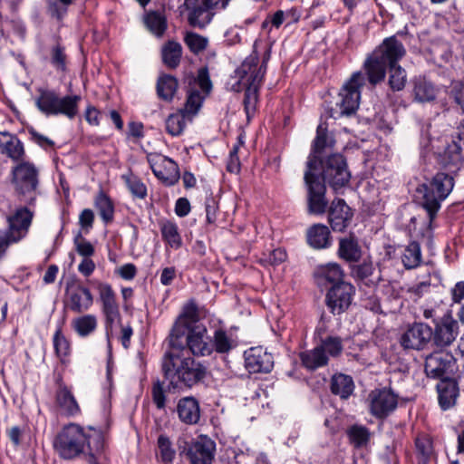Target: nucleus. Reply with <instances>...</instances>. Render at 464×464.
<instances>
[{"label":"nucleus","mask_w":464,"mask_h":464,"mask_svg":"<svg viewBox=\"0 0 464 464\" xmlns=\"http://www.w3.org/2000/svg\"><path fill=\"white\" fill-rule=\"evenodd\" d=\"M266 71V61L259 65L258 56L253 53L235 70L231 77L235 81L231 84V90L236 92L245 91L243 102L248 119L256 112L258 91Z\"/></svg>","instance_id":"obj_1"},{"label":"nucleus","mask_w":464,"mask_h":464,"mask_svg":"<svg viewBox=\"0 0 464 464\" xmlns=\"http://www.w3.org/2000/svg\"><path fill=\"white\" fill-rule=\"evenodd\" d=\"M183 81L187 84V99L183 107L176 112L178 124L176 136L182 133L184 129L192 123L199 112L205 98L212 89L209 73L206 67L200 68L197 76L190 73L186 74Z\"/></svg>","instance_id":"obj_2"},{"label":"nucleus","mask_w":464,"mask_h":464,"mask_svg":"<svg viewBox=\"0 0 464 464\" xmlns=\"http://www.w3.org/2000/svg\"><path fill=\"white\" fill-rule=\"evenodd\" d=\"M406 53L403 44L394 36L386 38L364 61L365 77L372 86L382 82L390 63H398Z\"/></svg>","instance_id":"obj_3"},{"label":"nucleus","mask_w":464,"mask_h":464,"mask_svg":"<svg viewBox=\"0 0 464 464\" xmlns=\"http://www.w3.org/2000/svg\"><path fill=\"white\" fill-rule=\"evenodd\" d=\"M102 430L92 426L85 430L79 424L70 423L64 426L56 436L53 447L63 459H74L83 455L91 444L92 438L100 436Z\"/></svg>","instance_id":"obj_4"},{"label":"nucleus","mask_w":464,"mask_h":464,"mask_svg":"<svg viewBox=\"0 0 464 464\" xmlns=\"http://www.w3.org/2000/svg\"><path fill=\"white\" fill-rule=\"evenodd\" d=\"M454 187L453 178L446 173H437L429 183L422 184L418 192L422 194V207L427 211L430 221L440 208V203L451 192Z\"/></svg>","instance_id":"obj_5"},{"label":"nucleus","mask_w":464,"mask_h":464,"mask_svg":"<svg viewBox=\"0 0 464 464\" xmlns=\"http://www.w3.org/2000/svg\"><path fill=\"white\" fill-rule=\"evenodd\" d=\"M365 75L362 72H353L341 89L334 106L331 107L330 117L339 119L353 114L359 107L360 90L365 85Z\"/></svg>","instance_id":"obj_6"},{"label":"nucleus","mask_w":464,"mask_h":464,"mask_svg":"<svg viewBox=\"0 0 464 464\" xmlns=\"http://www.w3.org/2000/svg\"><path fill=\"white\" fill-rule=\"evenodd\" d=\"M12 183L19 196H29L26 202L34 205L39 185V172L34 164L23 161L12 169Z\"/></svg>","instance_id":"obj_7"},{"label":"nucleus","mask_w":464,"mask_h":464,"mask_svg":"<svg viewBox=\"0 0 464 464\" xmlns=\"http://www.w3.org/2000/svg\"><path fill=\"white\" fill-rule=\"evenodd\" d=\"M319 169H314L313 159L306 162L304 183L307 187L308 210L311 214L322 215L325 212L328 201L325 198V186L321 181Z\"/></svg>","instance_id":"obj_8"},{"label":"nucleus","mask_w":464,"mask_h":464,"mask_svg":"<svg viewBox=\"0 0 464 464\" xmlns=\"http://www.w3.org/2000/svg\"><path fill=\"white\" fill-rule=\"evenodd\" d=\"M320 175L335 191L345 187L351 179L346 161L340 154L331 155L323 167L320 165L318 176Z\"/></svg>","instance_id":"obj_9"},{"label":"nucleus","mask_w":464,"mask_h":464,"mask_svg":"<svg viewBox=\"0 0 464 464\" xmlns=\"http://www.w3.org/2000/svg\"><path fill=\"white\" fill-rule=\"evenodd\" d=\"M179 455L191 464H212L214 459L216 444L206 437H199L195 442L181 444L179 440Z\"/></svg>","instance_id":"obj_10"},{"label":"nucleus","mask_w":464,"mask_h":464,"mask_svg":"<svg viewBox=\"0 0 464 464\" xmlns=\"http://www.w3.org/2000/svg\"><path fill=\"white\" fill-rule=\"evenodd\" d=\"M367 401L370 413L377 419H384L397 408L398 395L388 388L374 389Z\"/></svg>","instance_id":"obj_11"},{"label":"nucleus","mask_w":464,"mask_h":464,"mask_svg":"<svg viewBox=\"0 0 464 464\" xmlns=\"http://www.w3.org/2000/svg\"><path fill=\"white\" fill-rule=\"evenodd\" d=\"M432 337V328L424 323L409 324L401 333L399 343L404 350L424 349Z\"/></svg>","instance_id":"obj_12"},{"label":"nucleus","mask_w":464,"mask_h":464,"mask_svg":"<svg viewBox=\"0 0 464 464\" xmlns=\"http://www.w3.org/2000/svg\"><path fill=\"white\" fill-rule=\"evenodd\" d=\"M179 9L180 14H186L189 25L199 29L208 25L215 16L206 0H185Z\"/></svg>","instance_id":"obj_13"},{"label":"nucleus","mask_w":464,"mask_h":464,"mask_svg":"<svg viewBox=\"0 0 464 464\" xmlns=\"http://www.w3.org/2000/svg\"><path fill=\"white\" fill-rule=\"evenodd\" d=\"M183 334L186 336V347L193 355L208 356L214 352L213 340L206 326H192L188 331L183 332Z\"/></svg>","instance_id":"obj_14"},{"label":"nucleus","mask_w":464,"mask_h":464,"mask_svg":"<svg viewBox=\"0 0 464 464\" xmlns=\"http://www.w3.org/2000/svg\"><path fill=\"white\" fill-rule=\"evenodd\" d=\"M456 367L454 356L446 351L440 350L426 356L424 369L428 377L438 379L450 374Z\"/></svg>","instance_id":"obj_15"},{"label":"nucleus","mask_w":464,"mask_h":464,"mask_svg":"<svg viewBox=\"0 0 464 464\" xmlns=\"http://www.w3.org/2000/svg\"><path fill=\"white\" fill-rule=\"evenodd\" d=\"M355 293L354 287L347 282L332 285L326 294V305L334 314H340L350 306Z\"/></svg>","instance_id":"obj_16"},{"label":"nucleus","mask_w":464,"mask_h":464,"mask_svg":"<svg viewBox=\"0 0 464 464\" xmlns=\"http://www.w3.org/2000/svg\"><path fill=\"white\" fill-rule=\"evenodd\" d=\"M99 298L102 303V312L105 317V325L107 332L112 328L116 320L120 319V308L116 300V294L111 285L107 283H99ZM109 335V333H107Z\"/></svg>","instance_id":"obj_17"},{"label":"nucleus","mask_w":464,"mask_h":464,"mask_svg":"<svg viewBox=\"0 0 464 464\" xmlns=\"http://www.w3.org/2000/svg\"><path fill=\"white\" fill-rule=\"evenodd\" d=\"M148 162L155 177L167 187L174 185V160L159 153H149Z\"/></svg>","instance_id":"obj_18"},{"label":"nucleus","mask_w":464,"mask_h":464,"mask_svg":"<svg viewBox=\"0 0 464 464\" xmlns=\"http://www.w3.org/2000/svg\"><path fill=\"white\" fill-rule=\"evenodd\" d=\"M459 334V324L451 317H444L432 330L433 343L440 348L450 346Z\"/></svg>","instance_id":"obj_19"},{"label":"nucleus","mask_w":464,"mask_h":464,"mask_svg":"<svg viewBox=\"0 0 464 464\" xmlns=\"http://www.w3.org/2000/svg\"><path fill=\"white\" fill-rule=\"evenodd\" d=\"M353 212L343 199L333 200L328 212V220L334 231L343 232L350 224Z\"/></svg>","instance_id":"obj_20"},{"label":"nucleus","mask_w":464,"mask_h":464,"mask_svg":"<svg viewBox=\"0 0 464 464\" xmlns=\"http://www.w3.org/2000/svg\"><path fill=\"white\" fill-rule=\"evenodd\" d=\"M246 368L249 372H269L274 365L271 353L261 347L250 348L245 353Z\"/></svg>","instance_id":"obj_21"},{"label":"nucleus","mask_w":464,"mask_h":464,"mask_svg":"<svg viewBox=\"0 0 464 464\" xmlns=\"http://www.w3.org/2000/svg\"><path fill=\"white\" fill-rule=\"evenodd\" d=\"M205 368L191 357L184 359L179 369L176 370L179 380L188 387L201 381L205 377Z\"/></svg>","instance_id":"obj_22"},{"label":"nucleus","mask_w":464,"mask_h":464,"mask_svg":"<svg viewBox=\"0 0 464 464\" xmlns=\"http://www.w3.org/2000/svg\"><path fill=\"white\" fill-rule=\"evenodd\" d=\"M93 304V296L89 288L77 285L69 295L67 307L73 313L82 314L90 309Z\"/></svg>","instance_id":"obj_23"},{"label":"nucleus","mask_w":464,"mask_h":464,"mask_svg":"<svg viewBox=\"0 0 464 464\" xmlns=\"http://www.w3.org/2000/svg\"><path fill=\"white\" fill-rule=\"evenodd\" d=\"M343 271L336 263H329L316 267L314 278L319 286H326L328 284L333 285L344 282L343 280Z\"/></svg>","instance_id":"obj_24"},{"label":"nucleus","mask_w":464,"mask_h":464,"mask_svg":"<svg viewBox=\"0 0 464 464\" xmlns=\"http://www.w3.org/2000/svg\"><path fill=\"white\" fill-rule=\"evenodd\" d=\"M439 404L443 411L455 406L459 395L458 383L452 380H442L437 384Z\"/></svg>","instance_id":"obj_25"},{"label":"nucleus","mask_w":464,"mask_h":464,"mask_svg":"<svg viewBox=\"0 0 464 464\" xmlns=\"http://www.w3.org/2000/svg\"><path fill=\"white\" fill-rule=\"evenodd\" d=\"M57 405L68 415L75 416L81 412L80 406L71 389L61 382L55 392Z\"/></svg>","instance_id":"obj_26"},{"label":"nucleus","mask_w":464,"mask_h":464,"mask_svg":"<svg viewBox=\"0 0 464 464\" xmlns=\"http://www.w3.org/2000/svg\"><path fill=\"white\" fill-rule=\"evenodd\" d=\"M307 243L314 249L327 248L331 246V234L327 226L314 224L307 229Z\"/></svg>","instance_id":"obj_27"},{"label":"nucleus","mask_w":464,"mask_h":464,"mask_svg":"<svg viewBox=\"0 0 464 464\" xmlns=\"http://www.w3.org/2000/svg\"><path fill=\"white\" fill-rule=\"evenodd\" d=\"M177 411L180 420L186 424H196L200 417L198 402L193 397L179 400Z\"/></svg>","instance_id":"obj_28"},{"label":"nucleus","mask_w":464,"mask_h":464,"mask_svg":"<svg viewBox=\"0 0 464 464\" xmlns=\"http://www.w3.org/2000/svg\"><path fill=\"white\" fill-rule=\"evenodd\" d=\"M332 143V139L327 135L326 126L324 124H319L316 130V137L314 140L312 150L307 160L308 161L310 159H313L314 169H319L321 165L319 155L324 151V149L331 147Z\"/></svg>","instance_id":"obj_29"},{"label":"nucleus","mask_w":464,"mask_h":464,"mask_svg":"<svg viewBox=\"0 0 464 464\" xmlns=\"http://www.w3.org/2000/svg\"><path fill=\"white\" fill-rule=\"evenodd\" d=\"M166 341L169 349L162 358L161 368L164 378L169 381V387H174V324L169 328V336Z\"/></svg>","instance_id":"obj_30"},{"label":"nucleus","mask_w":464,"mask_h":464,"mask_svg":"<svg viewBox=\"0 0 464 464\" xmlns=\"http://www.w3.org/2000/svg\"><path fill=\"white\" fill-rule=\"evenodd\" d=\"M438 88L426 78H417L413 84L414 100L418 102H430L436 99Z\"/></svg>","instance_id":"obj_31"},{"label":"nucleus","mask_w":464,"mask_h":464,"mask_svg":"<svg viewBox=\"0 0 464 464\" xmlns=\"http://www.w3.org/2000/svg\"><path fill=\"white\" fill-rule=\"evenodd\" d=\"M94 207L105 225H109L113 221L115 212L114 204L103 190H100L95 196Z\"/></svg>","instance_id":"obj_32"},{"label":"nucleus","mask_w":464,"mask_h":464,"mask_svg":"<svg viewBox=\"0 0 464 464\" xmlns=\"http://www.w3.org/2000/svg\"><path fill=\"white\" fill-rule=\"evenodd\" d=\"M2 135L8 138L5 142L0 144V147H2V153L5 154L14 161L23 160L24 156V148L19 138L8 131L2 132Z\"/></svg>","instance_id":"obj_33"},{"label":"nucleus","mask_w":464,"mask_h":464,"mask_svg":"<svg viewBox=\"0 0 464 464\" xmlns=\"http://www.w3.org/2000/svg\"><path fill=\"white\" fill-rule=\"evenodd\" d=\"M199 315L198 312V308L195 304L188 303L187 304L183 309L181 314H179L178 320H176V328L183 327L184 332L188 331L190 327H194L196 325H201L198 324ZM179 335L176 333V341L179 339ZM178 343H176V347Z\"/></svg>","instance_id":"obj_34"},{"label":"nucleus","mask_w":464,"mask_h":464,"mask_svg":"<svg viewBox=\"0 0 464 464\" xmlns=\"http://www.w3.org/2000/svg\"><path fill=\"white\" fill-rule=\"evenodd\" d=\"M34 213L26 207L19 208L7 218L10 233L27 230L32 223Z\"/></svg>","instance_id":"obj_35"},{"label":"nucleus","mask_w":464,"mask_h":464,"mask_svg":"<svg viewBox=\"0 0 464 464\" xmlns=\"http://www.w3.org/2000/svg\"><path fill=\"white\" fill-rule=\"evenodd\" d=\"M143 22L146 28L159 38L163 36L168 27L165 15L157 11L146 13Z\"/></svg>","instance_id":"obj_36"},{"label":"nucleus","mask_w":464,"mask_h":464,"mask_svg":"<svg viewBox=\"0 0 464 464\" xmlns=\"http://www.w3.org/2000/svg\"><path fill=\"white\" fill-rule=\"evenodd\" d=\"M300 358L303 365L309 370L324 366L328 362L327 354L324 353L320 346L301 353Z\"/></svg>","instance_id":"obj_37"},{"label":"nucleus","mask_w":464,"mask_h":464,"mask_svg":"<svg viewBox=\"0 0 464 464\" xmlns=\"http://www.w3.org/2000/svg\"><path fill=\"white\" fill-rule=\"evenodd\" d=\"M98 326L97 317L94 314H84L72 321V327L82 338L90 336Z\"/></svg>","instance_id":"obj_38"},{"label":"nucleus","mask_w":464,"mask_h":464,"mask_svg":"<svg viewBox=\"0 0 464 464\" xmlns=\"http://www.w3.org/2000/svg\"><path fill=\"white\" fill-rule=\"evenodd\" d=\"M354 384L352 377L339 373L332 377L331 391L341 399H347L353 393Z\"/></svg>","instance_id":"obj_39"},{"label":"nucleus","mask_w":464,"mask_h":464,"mask_svg":"<svg viewBox=\"0 0 464 464\" xmlns=\"http://www.w3.org/2000/svg\"><path fill=\"white\" fill-rule=\"evenodd\" d=\"M338 255L347 262L358 261L361 257V248L357 240L353 237L340 239Z\"/></svg>","instance_id":"obj_40"},{"label":"nucleus","mask_w":464,"mask_h":464,"mask_svg":"<svg viewBox=\"0 0 464 464\" xmlns=\"http://www.w3.org/2000/svg\"><path fill=\"white\" fill-rule=\"evenodd\" d=\"M464 142L461 135H457L448 143L443 152V160L446 165L457 166L463 160L461 142Z\"/></svg>","instance_id":"obj_41"},{"label":"nucleus","mask_w":464,"mask_h":464,"mask_svg":"<svg viewBox=\"0 0 464 464\" xmlns=\"http://www.w3.org/2000/svg\"><path fill=\"white\" fill-rule=\"evenodd\" d=\"M39 92L40 94L35 99L37 109L46 116L54 115L58 94L50 90H40Z\"/></svg>","instance_id":"obj_42"},{"label":"nucleus","mask_w":464,"mask_h":464,"mask_svg":"<svg viewBox=\"0 0 464 464\" xmlns=\"http://www.w3.org/2000/svg\"><path fill=\"white\" fill-rule=\"evenodd\" d=\"M80 100L81 97L79 95H66L62 98L58 96L54 115L63 114L69 119H73L78 113V102Z\"/></svg>","instance_id":"obj_43"},{"label":"nucleus","mask_w":464,"mask_h":464,"mask_svg":"<svg viewBox=\"0 0 464 464\" xmlns=\"http://www.w3.org/2000/svg\"><path fill=\"white\" fill-rule=\"evenodd\" d=\"M183 42L195 55H198L207 50L209 44L208 37L192 31H185L183 33Z\"/></svg>","instance_id":"obj_44"},{"label":"nucleus","mask_w":464,"mask_h":464,"mask_svg":"<svg viewBox=\"0 0 464 464\" xmlns=\"http://www.w3.org/2000/svg\"><path fill=\"white\" fill-rule=\"evenodd\" d=\"M156 92L160 100L171 102L174 98V76L160 73L157 80Z\"/></svg>","instance_id":"obj_45"},{"label":"nucleus","mask_w":464,"mask_h":464,"mask_svg":"<svg viewBox=\"0 0 464 464\" xmlns=\"http://www.w3.org/2000/svg\"><path fill=\"white\" fill-rule=\"evenodd\" d=\"M407 82L406 71L397 63H390L388 83L393 92H400L404 89Z\"/></svg>","instance_id":"obj_46"},{"label":"nucleus","mask_w":464,"mask_h":464,"mask_svg":"<svg viewBox=\"0 0 464 464\" xmlns=\"http://www.w3.org/2000/svg\"><path fill=\"white\" fill-rule=\"evenodd\" d=\"M401 261L407 269H412L420 266L421 263V251L419 243L412 241L407 246L402 254Z\"/></svg>","instance_id":"obj_47"},{"label":"nucleus","mask_w":464,"mask_h":464,"mask_svg":"<svg viewBox=\"0 0 464 464\" xmlns=\"http://www.w3.org/2000/svg\"><path fill=\"white\" fill-rule=\"evenodd\" d=\"M121 179L134 198L144 199L147 197V187L139 177L130 173L122 175Z\"/></svg>","instance_id":"obj_48"},{"label":"nucleus","mask_w":464,"mask_h":464,"mask_svg":"<svg viewBox=\"0 0 464 464\" xmlns=\"http://www.w3.org/2000/svg\"><path fill=\"white\" fill-rule=\"evenodd\" d=\"M105 440L104 435L102 433L100 436L92 438L91 444L86 449L84 455L88 457L89 464H99V456H101L104 450Z\"/></svg>","instance_id":"obj_49"},{"label":"nucleus","mask_w":464,"mask_h":464,"mask_svg":"<svg viewBox=\"0 0 464 464\" xmlns=\"http://www.w3.org/2000/svg\"><path fill=\"white\" fill-rule=\"evenodd\" d=\"M50 63L58 72H65L67 69V55L65 47L60 43L54 44L50 51Z\"/></svg>","instance_id":"obj_50"},{"label":"nucleus","mask_w":464,"mask_h":464,"mask_svg":"<svg viewBox=\"0 0 464 464\" xmlns=\"http://www.w3.org/2000/svg\"><path fill=\"white\" fill-rule=\"evenodd\" d=\"M350 442L356 448L367 444L370 440V431L364 426L353 425L347 430Z\"/></svg>","instance_id":"obj_51"},{"label":"nucleus","mask_w":464,"mask_h":464,"mask_svg":"<svg viewBox=\"0 0 464 464\" xmlns=\"http://www.w3.org/2000/svg\"><path fill=\"white\" fill-rule=\"evenodd\" d=\"M214 351L218 353H228L233 347V341L231 337L221 329L215 331L212 337Z\"/></svg>","instance_id":"obj_52"},{"label":"nucleus","mask_w":464,"mask_h":464,"mask_svg":"<svg viewBox=\"0 0 464 464\" xmlns=\"http://www.w3.org/2000/svg\"><path fill=\"white\" fill-rule=\"evenodd\" d=\"M53 342L56 355L63 361L70 353V343L63 334L61 326L56 329Z\"/></svg>","instance_id":"obj_53"},{"label":"nucleus","mask_w":464,"mask_h":464,"mask_svg":"<svg viewBox=\"0 0 464 464\" xmlns=\"http://www.w3.org/2000/svg\"><path fill=\"white\" fill-rule=\"evenodd\" d=\"M157 443L160 450V460L165 464H171L174 458V450L171 449L172 442L169 438L165 434H160Z\"/></svg>","instance_id":"obj_54"},{"label":"nucleus","mask_w":464,"mask_h":464,"mask_svg":"<svg viewBox=\"0 0 464 464\" xmlns=\"http://www.w3.org/2000/svg\"><path fill=\"white\" fill-rule=\"evenodd\" d=\"M73 244L77 253L83 258L91 257L94 255L95 249L91 242L87 241L82 235L81 231H78L73 237Z\"/></svg>","instance_id":"obj_55"},{"label":"nucleus","mask_w":464,"mask_h":464,"mask_svg":"<svg viewBox=\"0 0 464 464\" xmlns=\"http://www.w3.org/2000/svg\"><path fill=\"white\" fill-rule=\"evenodd\" d=\"M46 12L57 21H62L68 12V5L63 4L60 0H46Z\"/></svg>","instance_id":"obj_56"},{"label":"nucleus","mask_w":464,"mask_h":464,"mask_svg":"<svg viewBox=\"0 0 464 464\" xmlns=\"http://www.w3.org/2000/svg\"><path fill=\"white\" fill-rule=\"evenodd\" d=\"M319 346L323 348L324 353L331 356H337L343 350L342 340L334 336L325 338Z\"/></svg>","instance_id":"obj_57"},{"label":"nucleus","mask_w":464,"mask_h":464,"mask_svg":"<svg viewBox=\"0 0 464 464\" xmlns=\"http://www.w3.org/2000/svg\"><path fill=\"white\" fill-rule=\"evenodd\" d=\"M415 446L418 453L423 459H428L433 452L432 442L426 435L418 436L415 440Z\"/></svg>","instance_id":"obj_58"},{"label":"nucleus","mask_w":464,"mask_h":464,"mask_svg":"<svg viewBox=\"0 0 464 464\" xmlns=\"http://www.w3.org/2000/svg\"><path fill=\"white\" fill-rule=\"evenodd\" d=\"M162 63L169 69H174V39H169L161 49Z\"/></svg>","instance_id":"obj_59"},{"label":"nucleus","mask_w":464,"mask_h":464,"mask_svg":"<svg viewBox=\"0 0 464 464\" xmlns=\"http://www.w3.org/2000/svg\"><path fill=\"white\" fill-rule=\"evenodd\" d=\"M152 400L158 409H163L166 404L165 391L162 382L157 380L152 386Z\"/></svg>","instance_id":"obj_60"},{"label":"nucleus","mask_w":464,"mask_h":464,"mask_svg":"<svg viewBox=\"0 0 464 464\" xmlns=\"http://www.w3.org/2000/svg\"><path fill=\"white\" fill-rule=\"evenodd\" d=\"M28 133L30 134L31 140L36 143L41 148L46 150L54 146V142L48 137L39 133L34 127L27 128Z\"/></svg>","instance_id":"obj_61"},{"label":"nucleus","mask_w":464,"mask_h":464,"mask_svg":"<svg viewBox=\"0 0 464 464\" xmlns=\"http://www.w3.org/2000/svg\"><path fill=\"white\" fill-rule=\"evenodd\" d=\"M94 221L93 211L90 208L83 209L79 216V224L86 232L92 227Z\"/></svg>","instance_id":"obj_62"},{"label":"nucleus","mask_w":464,"mask_h":464,"mask_svg":"<svg viewBox=\"0 0 464 464\" xmlns=\"http://www.w3.org/2000/svg\"><path fill=\"white\" fill-rule=\"evenodd\" d=\"M161 235L167 245L170 247L174 246V224L168 222L161 227Z\"/></svg>","instance_id":"obj_63"},{"label":"nucleus","mask_w":464,"mask_h":464,"mask_svg":"<svg viewBox=\"0 0 464 464\" xmlns=\"http://www.w3.org/2000/svg\"><path fill=\"white\" fill-rule=\"evenodd\" d=\"M118 273L122 279L132 280L137 275V268L134 264L128 263L122 265L119 268Z\"/></svg>","instance_id":"obj_64"}]
</instances>
